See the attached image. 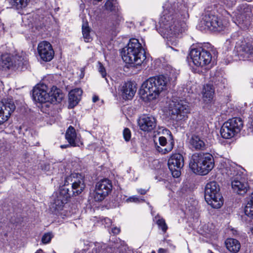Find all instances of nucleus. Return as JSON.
Masks as SVG:
<instances>
[{
  "instance_id": "1",
  "label": "nucleus",
  "mask_w": 253,
  "mask_h": 253,
  "mask_svg": "<svg viewBox=\"0 0 253 253\" xmlns=\"http://www.w3.org/2000/svg\"><path fill=\"white\" fill-rule=\"evenodd\" d=\"M163 8L164 11L159 22L160 27L167 39V44L174 49L171 46L178 44V37L186 30L187 25L184 21L177 18L174 8L169 1L165 3Z\"/></svg>"
},
{
  "instance_id": "43",
  "label": "nucleus",
  "mask_w": 253,
  "mask_h": 253,
  "mask_svg": "<svg viewBox=\"0 0 253 253\" xmlns=\"http://www.w3.org/2000/svg\"><path fill=\"white\" fill-rule=\"evenodd\" d=\"M102 248L99 244H97L95 245V247L92 250V253H102Z\"/></svg>"
},
{
  "instance_id": "57",
  "label": "nucleus",
  "mask_w": 253,
  "mask_h": 253,
  "mask_svg": "<svg viewBox=\"0 0 253 253\" xmlns=\"http://www.w3.org/2000/svg\"><path fill=\"white\" fill-rule=\"evenodd\" d=\"M154 162H157V160H155Z\"/></svg>"
},
{
  "instance_id": "16",
  "label": "nucleus",
  "mask_w": 253,
  "mask_h": 253,
  "mask_svg": "<svg viewBox=\"0 0 253 253\" xmlns=\"http://www.w3.org/2000/svg\"><path fill=\"white\" fill-rule=\"evenodd\" d=\"M235 50L239 57L253 62V46L251 43L245 41H238L236 42Z\"/></svg>"
},
{
  "instance_id": "45",
  "label": "nucleus",
  "mask_w": 253,
  "mask_h": 253,
  "mask_svg": "<svg viewBox=\"0 0 253 253\" xmlns=\"http://www.w3.org/2000/svg\"><path fill=\"white\" fill-rule=\"evenodd\" d=\"M120 229L119 228H118L117 227H113L112 229V232L114 234H118L120 233Z\"/></svg>"
},
{
  "instance_id": "2",
  "label": "nucleus",
  "mask_w": 253,
  "mask_h": 253,
  "mask_svg": "<svg viewBox=\"0 0 253 253\" xmlns=\"http://www.w3.org/2000/svg\"><path fill=\"white\" fill-rule=\"evenodd\" d=\"M123 60L126 63L140 66L146 62V56L141 43L136 39H131L121 51Z\"/></svg>"
},
{
  "instance_id": "52",
  "label": "nucleus",
  "mask_w": 253,
  "mask_h": 253,
  "mask_svg": "<svg viewBox=\"0 0 253 253\" xmlns=\"http://www.w3.org/2000/svg\"><path fill=\"white\" fill-rule=\"evenodd\" d=\"M68 205L69 204L68 203H66V204H64V208H66V207L68 206Z\"/></svg>"
},
{
  "instance_id": "38",
  "label": "nucleus",
  "mask_w": 253,
  "mask_h": 253,
  "mask_svg": "<svg viewBox=\"0 0 253 253\" xmlns=\"http://www.w3.org/2000/svg\"><path fill=\"white\" fill-rule=\"evenodd\" d=\"M190 141L189 142H204V140L201 139V138L199 137V135L196 134H191L190 136L189 135L188 137H190Z\"/></svg>"
},
{
  "instance_id": "30",
  "label": "nucleus",
  "mask_w": 253,
  "mask_h": 253,
  "mask_svg": "<svg viewBox=\"0 0 253 253\" xmlns=\"http://www.w3.org/2000/svg\"><path fill=\"white\" fill-rule=\"evenodd\" d=\"M90 33V28L88 27L87 23H84L82 25V34L85 42H89L91 40Z\"/></svg>"
},
{
  "instance_id": "14",
  "label": "nucleus",
  "mask_w": 253,
  "mask_h": 253,
  "mask_svg": "<svg viewBox=\"0 0 253 253\" xmlns=\"http://www.w3.org/2000/svg\"><path fill=\"white\" fill-rule=\"evenodd\" d=\"M236 19L239 24L248 25L250 19L253 17V6L247 3H242L237 7L235 12Z\"/></svg>"
},
{
  "instance_id": "34",
  "label": "nucleus",
  "mask_w": 253,
  "mask_h": 253,
  "mask_svg": "<svg viewBox=\"0 0 253 253\" xmlns=\"http://www.w3.org/2000/svg\"><path fill=\"white\" fill-rule=\"evenodd\" d=\"M104 6L107 10L110 11H116L118 9V3L115 0H108Z\"/></svg>"
},
{
  "instance_id": "44",
  "label": "nucleus",
  "mask_w": 253,
  "mask_h": 253,
  "mask_svg": "<svg viewBox=\"0 0 253 253\" xmlns=\"http://www.w3.org/2000/svg\"><path fill=\"white\" fill-rule=\"evenodd\" d=\"M103 223L105 224L106 226L109 227L112 223L111 220L109 218L106 217L104 219Z\"/></svg>"
},
{
  "instance_id": "27",
  "label": "nucleus",
  "mask_w": 253,
  "mask_h": 253,
  "mask_svg": "<svg viewBox=\"0 0 253 253\" xmlns=\"http://www.w3.org/2000/svg\"><path fill=\"white\" fill-rule=\"evenodd\" d=\"M11 8L16 9H21L26 7L30 0H5Z\"/></svg>"
},
{
  "instance_id": "56",
  "label": "nucleus",
  "mask_w": 253,
  "mask_h": 253,
  "mask_svg": "<svg viewBox=\"0 0 253 253\" xmlns=\"http://www.w3.org/2000/svg\"><path fill=\"white\" fill-rule=\"evenodd\" d=\"M74 210L75 211V209H74ZM72 213H74V212H75V211H72Z\"/></svg>"
},
{
  "instance_id": "54",
  "label": "nucleus",
  "mask_w": 253,
  "mask_h": 253,
  "mask_svg": "<svg viewBox=\"0 0 253 253\" xmlns=\"http://www.w3.org/2000/svg\"><path fill=\"white\" fill-rule=\"evenodd\" d=\"M251 232L253 234V228L251 229Z\"/></svg>"
},
{
  "instance_id": "8",
  "label": "nucleus",
  "mask_w": 253,
  "mask_h": 253,
  "mask_svg": "<svg viewBox=\"0 0 253 253\" xmlns=\"http://www.w3.org/2000/svg\"><path fill=\"white\" fill-rule=\"evenodd\" d=\"M71 185V188H65L67 197L78 195L82 193L85 187L82 175L77 173H72L64 180V187Z\"/></svg>"
},
{
  "instance_id": "4",
  "label": "nucleus",
  "mask_w": 253,
  "mask_h": 253,
  "mask_svg": "<svg viewBox=\"0 0 253 253\" xmlns=\"http://www.w3.org/2000/svg\"><path fill=\"white\" fill-rule=\"evenodd\" d=\"M168 83V80L164 76L150 77L142 84L140 93L149 100H154L159 96L161 91L166 89Z\"/></svg>"
},
{
  "instance_id": "29",
  "label": "nucleus",
  "mask_w": 253,
  "mask_h": 253,
  "mask_svg": "<svg viewBox=\"0 0 253 253\" xmlns=\"http://www.w3.org/2000/svg\"><path fill=\"white\" fill-rule=\"evenodd\" d=\"M244 212L247 216L253 219V192L245 207Z\"/></svg>"
},
{
  "instance_id": "36",
  "label": "nucleus",
  "mask_w": 253,
  "mask_h": 253,
  "mask_svg": "<svg viewBox=\"0 0 253 253\" xmlns=\"http://www.w3.org/2000/svg\"><path fill=\"white\" fill-rule=\"evenodd\" d=\"M54 235L51 232L45 233L42 238V242L44 244H48L53 237Z\"/></svg>"
},
{
  "instance_id": "55",
  "label": "nucleus",
  "mask_w": 253,
  "mask_h": 253,
  "mask_svg": "<svg viewBox=\"0 0 253 253\" xmlns=\"http://www.w3.org/2000/svg\"><path fill=\"white\" fill-rule=\"evenodd\" d=\"M64 215L69 216V214H68V213H67L66 214H64Z\"/></svg>"
},
{
  "instance_id": "35",
  "label": "nucleus",
  "mask_w": 253,
  "mask_h": 253,
  "mask_svg": "<svg viewBox=\"0 0 253 253\" xmlns=\"http://www.w3.org/2000/svg\"><path fill=\"white\" fill-rule=\"evenodd\" d=\"M189 147L193 151L204 150L206 148L205 143H189Z\"/></svg>"
},
{
  "instance_id": "21",
  "label": "nucleus",
  "mask_w": 253,
  "mask_h": 253,
  "mask_svg": "<svg viewBox=\"0 0 253 253\" xmlns=\"http://www.w3.org/2000/svg\"><path fill=\"white\" fill-rule=\"evenodd\" d=\"M138 125L141 130L149 132L156 126V120L152 116L143 115L138 120Z\"/></svg>"
},
{
  "instance_id": "53",
  "label": "nucleus",
  "mask_w": 253,
  "mask_h": 253,
  "mask_svg": "<svg viewBox=\"0 0 253 253\" xmlns=\"http://www.w3.org/2000/svg\"><path fill=\"white\" fill-rule=\"evenodd\" d=\"M60 147H61L62 149H63V147H64L63 145H61L60 146Z\"/></svg>"
},
{
  "instance_id": "39",
  "label": "nucleus",
  "mask_w": 253,
  "mask_h": 253,
  "mask_svg": "<svg viewBox=\"0 0 253 253\" xmlns=\"http://www.w3.org/2000/svg\"><path fill=\"white\" fill-rule=\"evenodd\" d=\"M124 138L126 141H128L131 137V132L128 128H125L123 131Z\"/></svg>"
},
{
  "instance_id": "48",
  "label": "nucleus",
  "mask_w": 253,
  "mask_h": 253,
  "mask_svg": "<svg viewBox=\"0 0 253 253\" xmlns=\"http://www.w3.org/2000/svg\"><path fill=\"white\" fill-rule=\"evenodd\" d=\"M167 251L164 249H160L158 251V253H166Z\"/></svg>"
},
{
  "instance_id": "40",
  "label": "nucleus",
  "mask_w": 253,
  "mask_h": 253,
  "mask_svg": "<svg viewBox=\"0 0 253 253\" xmlns=\"http://www.w3.org/2000/svg\"><path fill=\"white\" fill-rule=\"evenodd\" d=\"M234 39L232 37L231 39H229L226 40L224 43V46L226 48L227 50H229L231 48V47L233 45L235 41Z\"/></svg>"
},
{
  "instance_id": "49",
  "label": "nucleus",
  "mask_w": 253,
  "mask_h": 253,
  "mask_svg": "<svg viewBox=\"0 0 253 253\" xmlns=\"http://www.w3.org/2000/svg\"><path fill=\"white\" fill-rule=\"evenodd\" d=\"M98 97L97 96H94L92 98V101L93 102H96L97 100H98Z\"/></svg>"
},
{
  "instance_id": "11",
  "label": "nucleus",
  "mask_w": 253,
  "mask_h": 253,
  "mask_svg": "<svg viewBox=\"0 0 253 253\" xmlns=\"http://www.w3.org/2000/svg\"><path fill=\"white\" fill-rule=\"evenodd\" d=\"M190 55L194 64L198 67L209 65L212 61L211 53L203 47L199 46L192 49Z\"/></svg>"
},
{
  "instance_id": "23",
  "label": "nucleus",
  "mask_w": 253,
  "mask_h": 253,
  "mask_svg": "<svg viewBox=\"0 0 253 253\" xmlns=\"http://www.w3.org/2000/svg\"><path fill=\"white\" fill-rule=\"evenodd\" d=\"M136 90V89L135 86L131 82L125 83L121 89L123 98L127 100L132 98L135 93Z\"/></svg>"
},
{
  "instance_id": "25",
  "label": "nucleus",
  "mask_w": 253,
  "mask_h": 253,
  "mask_svg": "<svg viewBox=\"0 0 253 253\" xmlns=\"http://www.w3.org/2000/svg\"><path fill=\"white\" fill-rule=\"evenodd\" d=\"M225 243L227 249L231 253H237L240 249V243L236 239L228 238L225 241Z\"/></svg>"
},
{
  "instance_id": "50",
  "label": "nucleus",
  "mask_w": 253,
  "mask_h": 253,
  "mask_svg": "<svg viewBox=\"0 0 253 253\" xmlns=\"http://www.w3.org/2000/svg\"><path fill=\"white\" fill-rule=\"evenodd\" d=\"M35 253H42V251L41 250H38Z\"/></svg>"
},
{
  "instance_id": "26",
  "label": "nucleus",
  "mask_w": 253,
  "mask_h": 253,
  "mask_svg": "<svg viewBox=\"0 0 253 253\" xmlns=\"http://www.w3.org/2000/svg\"><path fill=\"white\" fill-rule=\"evenodd\" d=\"M211 81L218 89H222L225 87L227 80L219 73H216L214 76L211 77Z\"/></svg>"
},
{
  "instance_id": "6",
  "label": "nucleus",
  "mask_w": 253,
  "mask_h": 253,
  "mask_svg": "<svg viewBox=\"0 0 253 253\" xmlns=\"http://www.w3.org/2000/svg\"><path fill=\"white\" fill-rule=\"evenodd\" d=\"M205 198L207 203L214 209L220 208L223 204L219 185L213 181L208 183L205 188Z\"/></svg>"
},
{
  "instance_id": "10",
  "label": "nucleus",
  "mask_w": 253,
  "mask_h": 253,
  "mask_svg": "<svg viewBox=\"0 0 253 253\" xmlns=\"http://www.w3.org/2000/svg\"><path fill=\"white\" fill-rule=\"evenodd\" d=\"M243 126V123L240 118L234 117L229 119L220 129L221 135L225 139L231 138L240 132Z\"/></svg>"
},
{
  "instance_id": "13",
  "label": "nucleus",
  "mask_w": 253,
  "mask_h": 253,
  "mask_svg": "<svg viewBox=\"0 0 253 253\" xmlns=\"http://www.w3.org/2000/svg\"><path fill=\"white\" fill-rule=\"evenodd\" d=\"M112 184L111 180L105 178L98 181L94 192V199L95 201L103 200L112 191Z\"/></svg>"
},
{
  "instance_id": "28",
  "label": "nucleus",
  "mask_w": 253,
  "mask_h": 253,
  "mask_svg": "<svg viewBox=\"0 0 253 253\" xmlns=\"http://www.w3.org/2000/svg\"><path fill=\"white\" fill-rule=\"evenodd\" d=\"M158 152L165 154L171 151L173 148V143H154Z\"/></svg>"
},
{
  "instance_id": "33",
  "label": "nucleus",
  "mask_w": 253,
  "mask_h": 253,
  "mask_svg": "<svg viewBox=\"0 0 253 253\" xmlns=\"http://www.w3.org/2000/svg\"><path fill=\"white\" fill-rule=\"evenodd\" d=\"M153 220L156 221L159 227L161 228L163 232H165L167 231L168 227L163 218H160L159 215H157L154 217Z\"/></svg>"
},
{
  "instance_id": "51",
  "label": "nucleus",
  "mask_w": 253,
  "mask_h": 253,
  "mask_svg": "<svg viewBox=\"0 0 253 253\" xmlns=\"http://www.w3.org/2000/svg\"><path fill=\"white\" fill-rule=\"evenodd\" d=\"M115 248H119V246H118V244H115V246L114 247Z\"/></svg>"
},
{
  "instance_id": "5",
  "label": "nucleus",
  "mask_w": 253,
  "mask_h": 253,
  "mask_svg": "<svg viewBox=\"0 0 253 253\" xmlns=\"http://www.w3.org/2000/svg\"><path fill=\"white\" fill-rule=\"evenodd\" d=\"M214 167L213 156L209 154L196 153L190 160L189 168L195 173L201 175L208 174Z\"/></svg>"
},
{
  "instance_id": "24",
  "label": "nucleus",
  "mask_w": 253,
  "mask_h": 253,
  "mask_svg": "<svg viewBox=\"0 0 253 253\" xmlns=\"http://www.w3.org/2000/svg\"><path fill=\"white\" fill-rule=\"evenodd\" d=\"M201 93L203 101L206 103H208L212 100L213 97L214 89L212 85L207 84L203 86Z\"/></svg>"
},
{
  "instance_id": "7",
  "label": "nucleus",
  "mask_w": 253,
  "mask_h": 253,
  "mask_svg": "<svg viewBox=\"0 0 253 253\" xmlns=\"http://www.w3.org/2000/svg\"><path fill=\"white\" fill-rule=\"evenodd\" d=\"M0 62L3 68L23 70L27 68L28 60L23 53L20 55H16L14 56H11L9 54L1 55Z\"/></svg>"
},
{
  "instance_id": "32",
  "label": "nucleus",
  "mask_w": 253,
  "mask_h": 253,
  "mask_svg": "<svg viewBox=\"0 0 253 253\" xmlns=\"http://www.w3.org/2000/svg\"><path fill=\"white\" fill-rule=\"evenodd\" d=\"M76 137V132L75 128L70 126L66 132V138L68 142H75V139Z\"/></svg>"
},
{
  "instance_id": "41",
  "label": "nucleus",
  "mask_w": 253,
  "mask_h": 253,
  "mask_svg": "<svg viewBox=\"0 0 253 253\" xmlns=\"http://www.w3.org/2000/svg\"><path fill=\"white\" fill-rule=\"evenodd\" d=\"M98 71L101 74L102 77L105 78V80L107 81V79L106 78V72L105 68L100 62H98Z\"/></svg>"
},
{
  "instance_id": "42",
  "label": "nucleus",
  "mask_w": 253,
  "mask_h": 253,
  "mask_svg": "<svg viewBox=\"0 0 253 253\" xmlns=\"http://www.w3.org/2000/svg\"><path fill=\"white\" fill-rule=\"evenodd\" d=\"M127 202H135V203H140L144 201L142 199H140L137 196H132L127 199Z\"/></svg>"
},
{
  "instance_id": "37",
  "label": "nucleus",
  "mask_w": 253,
  "mask_h": 253,
  "mask_svg": "<svg viewBox=\"0 0 253 253\" xmlns=\"http://www.w3.org/2000/svg\"><path fill=\"white\" fill-rule=\"evenodd\" d=\"M56 195V198L54 200V204L56 206L60 208L63 206V196L62 194L61 191L59 192V195H57V193Z\"/></svg>"
},
{
  "instance_id": "58",
  "label": "nucleus",
  "mask_w": 253,
  "mask_h": 253,
  "mask_svg": "<svg viewBox=\"0 0 253 253\" xmlns=\"http://www.w3.org/2000/svg\"><path fill=\"white\" fill-rule=\"evenodd\" d=\"M98 1H101L102 0H97Z\"/></svg>"
},
{
  "instance_id": "20",
  "label": "nucleus",
  "mask_w": 253,
  "mask_h": 253,
  "mask_svg": "<svg viewBox=\"0 0 253 253\" xmlns=\"http://www.w3.org/2000/svg\"><path fill=\"white\" fill-rule=\"evenodd\" d=\"M223 174H225L229 178L238 177L239 175H244L246 174V170L234 163L226 164L225 167L222 169Z\"/></svg>"
},
{
  "instance_id": "15",
  "label": "nucleus",
  "mask_w": 253,
  "mask_h": 253,
  "mask_svg": "<svg viewBox=\"0 0 253 253\" xmlns=\"http://www.w3.org/2000/svg\"><path fill=\"white\" fill-rule=\"evenodd\" d=\"M168 164L173 177H179L181 174V169L184 166L182 156L178 153L172 155L169 159Z\"/></svg>"
},
{
  "instance_id": "46",
  "label": "nucleus",
  "mask_w": 253,
  "mask_h": 253,
  "mask_svg": "<svg viewBox=\"0 0 253 253\" xmlns=\"http://www.w3.org/2000/svg\"><path fill=\"white\" fill-rule=\"evenodd\" d=\"M76 146L80 147V145H77V143H69V144H68L66 146L64 145V148L68 147H76Z\"/></svg>"
},
{
  "instance_id": "18",
  "label": "nucleus",
  "mask_w": 253,
  "mask_h": 253,
  "mask_svg": "<svg viewBox=\"0 0 253 253\" xmlns=\"http://www.w3.org/2000/svg\"><path fill=\"white\" fill-rule=\"evenodd\" d=\"M246 176L247 173L244 175L234 177L231 182L232 188L234 192L241 195L247 192L249 186Z\"/></svg>"
},
{
  "instance_id": "12",
  "label": "nucleus",
  "mask_w": 253,
  "mask_h": 253,
  "mask_svg": "<svg viewBox=\"0 0 253 253\" xmlns=\"http://www.w3.org/2000/svg\"><path fill=\"white\" fill-rule=\"evenodd\" d=\"M206 28L213 31H223L227 26L228 22L222 20L211 12H206L201 21Z\"/></svg>"
},
{
  "instance_id": "19",
  "label": "nucleus",
  "mask_w": 253,
  "mask_h": 253,
  "mask_svg": "<svg viewBox=\"0 0 253 253\" xmlns=\"http://www.w3.org/2000/svg\"><path fill=\"white\" fill-rule=\"evenodd\" d=\"M38 52L41 58L46 62L51 60L54 54L52 45L46 41L39 43L38 46Z\"/></svg>"
},
{
  "instance_id": "31",
  "label": "nucleus",
  "mask_w": 253,
  "mask_h": 253,
  "mask_svg": "<svg viewBox=\"0 0 253 253\" xmlns=\"http://www.w3.org/2000/svg\"><path fill=\"white\" fill-rule=\"evenodd\" d=\"M162 133L165 136H161L159 137V142H167L173 141V137L171 132L168 129H163Z\"/></svg>"
},
{
  "instance_id": "22",
  "label": "nucleus",
  "mask_w": 253,
  "mask_h": 253,
  "mask_svg": "<svg viewBox=\"0 0 253 253\" xmlns=\"http://www.w3.org/2000/svg\"><path fill=\"white\" fill-rule=\"evenodd\" d=\"M82 93L83 91L80 88H75L69 92L68 106L69 109L73 108L77 105L81 99Z\"/></svg>"
},
{
  "instance_id": "17",
  "label": "nucleus",
  "mask_w": 253,
  "mask_h": 253,
  "mask_svg": "<svg viewBox=\"0 0 253 253\" xmlns=\"http://www.w3.org/2000/svg\"><path fill=\"white\" fill-rule=\"evenodd\" d=\"M15 108L12 99H4L0 101V125L8 120Z\"/></svg>"
},
{
  "instance_id": "3",
  "label": "nucleus",
  "mask_w": 253,
  "mask_h": 253,
  "mask_svg": "<svg viewBox=\"0 0 253 253\" xmlns=\"http://www.w3.org/2000/svg\"><path fill=\"white\" fill-rule=\"evenodd\" d=\"M47 86L44 84H37L33 89V98L35 101L40 103L49 102L51 104L60 103L63 94L62 90L53 86L47 93Z\"/></svg>"
},
{
  "instance_id": "47",
  "label": "nucleus",
  "mask_w": 253,
  "mask_h": 253,
  "mask_svg": "<svg viewBox=\"0 0 253 253\" xmlns=\"http://www.w3.org/2000/svg\"><path fill=\"white\" fill-rule=\"evenodd\" d=\"M137 191L139 193L142 195H144L146 193V190L145 189H139L137 190Z\"/></svg>"
},
{
  "instance_id": "9",
  "label": "nucleus",
  "mask_w": 253,
  "mask_h": 253,
  "mask_svg": "<svg viewBox=\"0 0 253 253\" xmlns=\"http://www.w3.org/2000/svg\"><path fill=\"white\" fill-rule=\"evenodd\" d=\"M189 112L188 103L185 100H172L169 104V114L170 118L175 122L185 120Z\"/></svg>"
}]
</instances>
